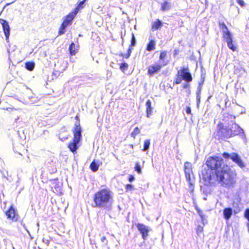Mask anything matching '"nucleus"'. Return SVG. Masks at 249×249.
<instances>
[{"label": "nucleus", "instance_id": "864d4df0", "mask_svg": "<svg viewBox=\"0 0 249 249\" xmlns=\"http://www.w3.org/2000/svg\"><path fill=\"white\" fill-rule=\"evenodd\" d=\"M130 54H128V53H126V54L125 55V57L126 58H128L130 56Z\"/></svg>", "mask_w": 249, "mask_h": 249}, {"label": "nucleus", "instance_id": "58836bf2", "mask_svg": "<svg viewBox=\"0 0 249 249\" xmlns=\"http://www.w3.org/2000/svg\"><path fill=\"white\" fill-rule=\"evenodd\" d=\"M245 216L249 221V209H247L245 212Z\"/></svg>", "mask_w": 249, "mask_h": 249}, {"label": "nucleus", "instance_id": "6ab92c4d", "mask_svg": "<svg viewBox=\"0 0 249 249\" xmlns=\"http://www.w3.org/2000/svg\"><path fill=\"white\" fill-rule=\"evenodd\" d=\"M162 22L159 19H157V20L153 22L152 24V30L153 31L157 30L162 26Z\"/></svg>", "mask_w": 249, "mask_h": 249}, {"label": "nucleus", "instance_id": "423d86ee", "mask_svg": "<svg viewBox=\"0 0 249 249\" xmlns=\"http://www.w3.org/2000/svg\"><path fill=\"white\" fill-rule=\"evenodd\" d=\"M166 65V64L164 62H163V63H160L159 62H155L153 64L149 66L148 69V73L149 75L152 76L155 73L159 72L163 67Z\"/></svg>", "mask_w": 249, "mask_h": 249}, {"label": "nucleus", "instance_id": "5fc2aeb1", "mask_svg": "<svg viewBox=\"0 0 249 249\" xmlns=\"http://www.w3.org/2000/svg\"><path fill=\"white\" fill-rule=\"evenodd\" d=\"M7 110L9 111H11V110H15V109H13V108H7L6 109Z\"/></svg>", "mask_w": 249, "mask_h": 249}, {"label": "nucleus", "instance_id": "b1692460", "mask_svg": "<svg viewBox=\"0 0 249 249\" xmlns=\"http://www.w3.org/2000/svg\"><path fill=\"white\" fill-rule=\"evenodd\" d=\"M75 47V44L73 42L71 43V44L70 45V46L69 47V51H70V53L71 55H74L76 53Z\"/></svg>", "mask_w": 249, "mask_h": 249}, {"label": "nucleus", "instance_id": "49530a36", "mask_svg": "<svg viewBox=\"0 0 249 249\" xmlns=\"http://www.w3.org/2000/svg\"><path fill=\"white\" fill-rule=\"evenodd\" d=\"M186 112L187 114H190L191 112V109L190 107H188L186 108Z\"/></svg>", "mask_w": 249, "mask_h": 249}, {"label": "nucleus", "instance_id": "c85d7f7f", "mask_svg": "<svg viewBox=\"0 0 249 249\" xmlns=\"http://www.w3.org/2000/svg\"><path fill=\"white\" fill-rule=\"evenodd\" d=\"M132 37L131 39V47H134L136 45V40L134 36V34L132 33L131 34Z\"/></svg>", "mask_w": 249, "mask_h": 249}, {"label": "nucleus", "instance_id": "39448f33", "mask_svg": "<svg viewBox=\"0 0 249 249\" xmlns=\"http://www.w3.org/2000/svg\"><path fill=\"white\" fill-rule=\"evenodd\" d=\"M216 136L221 139L229 138L231 137V129L224 126L222 124H218Z\"/></svg>", "mask_w": 249, "mask_h": 249}, {"label": "nucleus", "instance_id": "a18cd8bd", "mask_svg": "<svg viewBox=\"0 0 249 249\" xmlns=\"http://www.w3.org/2000/svg\"><path fill=\"white\" fill-rule=\"evenodd\" d=\"M134 179H135V178L133 176H132V175L129 176L128 180L130 182L133 181L134 180Z\"/></svg>", "mask_w": 249, "mask_h": 249}, {"label": "nucleus", "instance_id": "473e14b6", "mask_svg": "<svg viewBox=\"0 0 249 249\" xmlns=\"http://www.w3.org/2000/svg\"><path fill=\"white\" fill-rule=\"evenodd\" d=\"M222 32L223 33V37L231 34V32L228 30V28L222 30Z\"/></svg>", "mask_w": 249, "mask_h": 249}, {"label": "nucleus", "instance_id": "e433bc0d", "mask_svg": "<svg viewBox=\"0 0 249 249\" xmlns=\"http://www.w3.org/2000/svg\"><path fill=\"white\" fill-rule=\"evenodd\" d=\"M203 227L200 225L198 226L196 229V232L197 234H199V233H201L203 231Z\"/></svg>", "mask_w": 249, "mask_h": 249}, {"label": "nucleus", "instance_id": "393cba45", "mask_svg": "<svg viewBox=\"0 0 249 249\" xmlns=\"http://www.w3.org/2000/svg\"><path fill=\"white\" fill-rule=\"evenodd\" d=\"M150 142L149 140H145L144 142V145H143V151H145L147 150L150 146Z\"/></svg>", "mask_w": 249, "mask_h": 249}, {"label": "nucleus", "instance_id": "3c124183", "mask_svg": "<svg viewBox=\"0 0 249 249\" xmlns=\"http://www.w3.org/2000/svg\"><path fill=\"white\" fill-rule=\"evenodd\" d=\"M201 83L199 84V86H198V87L197 88V90H199V91H201V90L202 87H201Z\"/></svg>", "mask_w": 249, "mask_h": 249}, {"label": "nucleus", "instance_id": "4d7b16f0", "mask_svg": "<svg viewBox=\"0 0 249 249\" xmlns=\"http://www.w3.org/2000/svg\"><path fill=\"white\" fill-rule=\"evenodd\" d=\"M48 242V240H47V241H45V243L47 244Z\"/></svg>", "mask_w": 249, "mask_h": 249}, {"label": "nucleus", "instance_id": "ddd939ff", "mask_svg": "<svg viewBox=\"0 0 249 249\" xmlns=\"http://www.w3.org/2000/svg\"><path fill=\"white\" fill-rule=\"evenodd\" d=\"M0 22L2 24L3 32L6 36V40L7 41L10 36V29L7 21L4 19H0Z\"/></svg>", "mask_w": 249, "mask_h": 249}, {"label": "nucleus", "instance_id": "7c9ffc66", "mask_svg": "<svg viewBox=\"0 0 249 249\" xmlns=\"http://www.w3.org/2000/svg\"><path fill=\"white\" fill-rule=\"evenodd\" d=\"M219 26L220 29L221 31L228 28L227 26H226V25L223 22L219 21Z\"/></svg>", "mask_w": 249, "mask_h": 249}, {"label": "nucleus", "instance_id": "a878e982", "mask_svg": "<svg viewBox=\"0 0 249 249\" xmlns=\"http://www.w3.org/2000/svg\"><path fill=\"white\" fill-rule=\"evenodd\" d=\"M223 37L225 40L227 44L233 42L232 34L226 36H224Z\"/></svg>", "mask_w": 249, "mask_h": 249}, {"label": "nucleus", "instance_id": "79ce46f5", "mask_svg": "<svg viewBox=\"0 0 249 249\" xmlns=\"http://www.w3.org/2000/svg\"><path fill=\"white\" fill-rule=\"evenodd\" d=\"M197 213L199 216H200L201 220L202 221H204V215H203L202 212L200 210H198Z\"/></svg>", "mask_w": 249, "mask_h": 249}, {"label": "nucleus", "instance_id": "a19ab883", "mask_svg": "<svg viewBox=\"0 0 249 249\" xmlns=\"http://www.w3.org/2000/svg\"><path fill=\"white\" fill-rule=\"evenodd\" d=\"M101 240L102 243H104L105 245H107V241L105 236L102 237Z\"/></svg>", "mask_w": 249, "mask_h": 249}, {"label": "nucleus", "instance_id": "c03bdc74", "mask_svg": "<svg viewBox=\"0 0 249 249\" xmlns=\"http://www.w3.org/2000/svg\"><path fill=\"white\" fill-rule=\"evenodd\" d=\"M189 83L186 82L185 84H184L182 86L183 89H187L189 87Z\"/></svg>", "mask_w": 249, "mask_h": 249}, {"label": "nucleus", "instance_id": "603ef678", "mask_svg": "<svg viewBox=\"0 0 249 249\" xmlns=\"http://www.w3.org/2000/svg\"><path fill=\"white\" fill-rule=\"evenodd\" d=\"M201 94V91L197 90L196 91V96L200 95Z\"/></svg>", "mask_w": 249, "mask_h": 249}, {"label": "nucleus", "instance_id": "9b49d317", "mask_svg": "<svg viewBox=\"0 0 249 249\" xmlns=\"http://www.w3.org/2000/svg\"><path fill=\"white\" fill-rule=\"evenodd\" d=\"M5 213L8 219H11L13 221L18 220V214L16 213V210L12 206Z\"/></svg>", "mask_w": 249, "mask_h": 249}, {"label": "nucleus", "instance_id": "a211bd4d", "mask_svg": "<svg viewBox=\"0 0 249 249\" xmlns=\"http://www.w3.org/2000/svg\"><path fill=\"white\" fill-rule=\"evenodd\" d=\"M79 142V141H75L73 139V141L69 143L68 147L71 152H74L76 151L78 149V144Z\"/></svg>", "mask_w": 249, "mask_h": 249}, {"label": "nucleus", "instance_id": "aec40b11", "mask_svg": "<svg viewBox=\"0 0 249 249\" xmlns=\"http://www.w3.org/2000/svg\"><path fill=\"white\" fill-rule=\"evenodd\" d=\"M167 55V52L166 51H162L160 53V55L159 57L160 61L159 62L160 63H163V62H164L166 64V65L168 63V61H165L164 60V58Z\"/></svg>", "mask_w": 249, "mask_h": 249}, {"label": "nucleus", "instance_id": "cd10ccee", "mask_svg": "<svg viewBox=\"0 0 249 249\" xmlns=\"http://www.w3.org/2000/svg\"><path fill=\"white\" fill-rule=\"evenodd\" d=\"M135 170L137 172L138 174H141L142 173V170H141V167L140 165V164L139 162H137L136 163V165L135 166Z\"/></svg>", "mask_w": 249, "mask_h": 249}, {"label": "nucleus", "instance_id": "72a5a7b5", "mask_svg": "<svg viewBox=\"0 0 249 249\" xmlns=\"http://www.w3.org/2000/svg\"><path fill=\"white\" fill-rule=\"evenodd\" d=\"M80 0L81 1H80L78 6L75 9V11L78 10L79 8H83V4L85 3V1H86V0ZM75 12H77V11H75Z\"/></svg>", "mask_w": 249, "mask_h": 249}, {"label": "nucleus", "instance_id": "4468645a", "mask_svg": "<svg viewBox=\"0 0 249 249\" xmlns=\"http://www.w3.org/2000/svg\"><path fill=\"white\" fill-rule=\"evenodd\" d=\"M231 160L241 168H244L245 167L244 163L243 162L240 157L237 153H231Z\"/></svg>", "mask_w": 249, "mask_h": 249}, {"label": "nucleus", "instance_id": "c9c22d12", "mask_svg": "<svg viewBox=\"0 0 249 249\" xmlns=\"http://www.w3.org/2000/svg\"><path fill=\"white\" fill-rule=\"evenodd\" d=\"M223 157L225 159H231V154H230L228 153L224 152L223 154Z\"/></svg>", "mask_w": 249, "mask_h": 249}, {"label": "nucleus", "instance_id": "09e8293b", "mask_svg": "<svg viewBox=\"0 0 249 249\" xmlns=\"http://www.w3.org/2000/svg\"><path fill=\"white\" fill-rule=\"evenodd\" d=\"M132 49L130 48V47L128 48V50H127V53H128V54H131V53L132 52Z\"/></svg>", "mask_w": 249, "mask_h": 249}, {"label": "nucleus", "instance_id": "1a4fd4ad", "mask_svg": "<svg viewBox=\"0 0 249 249\" xmlns=\"http://www.w3.org/2000/svg\"><path fill=\"white\" fill-rule=\"evenodd\" d=\"M72 131L74 135L73 139L74 141L80 142L82 137V130L79 122H76Z\"/></svg>", "mask_w": 249, "mask_h": 249}, {"label": "nucleus", "instance_id": "9d476101", "mask_svg": "<svg viewBox=\"0 0 249 249\" xmlns=\"http://www.w3.org/2000/svg\"><path fill=\"white\" fill-rule=\"evenodd\" d=\"M230 129L231 131V137L240 135L242 138H245L246 136L243 129L236 123H234Z\"/></svg>", "mask_w": 249, "mask_h": 249}, {"label": "nucleus", "instance_id": "bb28decb", "mask_svg": "<svg viewBox=\"0 0 249 249\" xmlns=\"http://www.w3.org/2000/svg\"><path fill=\"white\" fill-rule=\"evenodd\" d=\"M140 131L138 127H136L134 128L133 132L131 133V136L134 138H135L136 136L140 133Z\"/></svg>", "mask_w": 249, "mask_h": 249}, {"label": "nucleus", "instance_id": "20e7f679", "mask_svg": "<svg viewBox=\"0 0 249 249\" xmlns=\"http://www.w3.org/2000/svg\"><path fill=\"white\" fill-rule=\"evenodd\" d=\"M184 170L187 181L189 184V190L190 192L194 190V184L195 183L194 176L192 172V164L191 162L186 161L184 163Z\"/></svg>", "mask_w": 249, "mask_h": 249}, {"label": "nucleus", "instance_id": "412c9836", "mask_svg": "<svg viewBox=\"0 0 249 249\" xmlns=\"http://www.w3.org/2000/svg\"><path fill=\"white\" fill-rule=\"evenodd\" d=\"M155 49V42L154 40H151L149 41L147 44L146 50L147 51L150 52Z\"/></svg>", "mask_w": 249, "mask_h": 249}, {"label": "nucleus", "instance_id": "6e6552de", "mask_svg": "<svg viewBox=\"0 0 249 249\" xmlns=\"http://www.w3.org/2000/svg\"><path fill=\"white\" fill-rule=\"evenodd\" d=\"M138 231L142 234V238L144 240L147 239L148 236V232L151 230L150 228L143 224L138 223L137 225Z\"/></svg>", "mask_w": 249, "mask_h": 249}, {"label": "nucleus", "instance_id": "4c0bfd02", "mask_svg": "<svg viewBox=\"0 0 249 249\" xmlns=\"http://www.w3.org/2000/svg\"><path fill=\"white\" fill-rule=\"evenodd\" d=\"M128 67V65L126 63H122L120 66V69L122 70H124L127 69Z\"/></svg>", "mask_w": 249, "mask_h": 249}, {"label": "nucleus", "instance_id": "f8f14e48", "mask_svg": "<svg viewBox=\"0 0 249 249\" xmlns=\"http://www.w3.org/2000/svg\"><path fill=\"white\" fill-rule=\"evenodd\" d=\"M77 13V12L70 13L66 16L61 25L64 26L66 28H67V27L69 25H71V24L72 20L73 19Z\"/></svg>", "mask_w": 249, "mask_h": 249}, {"label": "nucleus", "instance_id": "0eeeda50", "mask_svg": "<svg viewBox=\"0 0 249 249\" xmlns=\"http://www.w3.org/2000/svg\"><path fill=\"white\" fill-rule=\"evenodd\" d=\"M178 75H179L182 80L187 83H190L193 80L191 73L189 72L188 68H182L178 71Z\"/></svg>", "mask_w": 249, "mask_h": 249}, {"label": "nucleus", "instance_id": "ea45409f", "mask_svg": "<svg viewBox=\"0 0 249 249\" xmlns=\"http://www.w3.org/2000/svg\"><path fill=\"white\" fill-rule=\"evenodd\" d=\"M236 2L241 6L243 7L245 6V2L243 0H236Z\"/></svg>", "mask_w": 249, "mask_h": 249}, {"label": "nucleus", "instance_id": "4be33fe9", "mask_svg": "<svg viewBox=\"0 0 249 249\" xmlns=\"http://www.w3.org/2000/svg\"><path fill=\"white\" fill-rule=\"evenodd\" d=\"M99 165L93 160L90 165V169L93 172H96L99 168Z\"/></svg>", "mask_w": 249, "mask_h": 249}, {"label": "nucleus", "instance_id": "de8ad7c7", "mask_svg": "<svg viewBox=\"0 0 249 249\" xmlns=\"http://www.w3.org/2000/svg\"><path fill=\"white\" fill-rule=\"evenodd\" d=\"M132 185L131 184H127L126 186V188L127 190H131L132 188Z\"/></svg>", "mask_w": 249, "mask_h": 249}, {"label": "nucleus", "instance_id": "f3484780", "mask_svg": "<svg viewBox=\"0 0 249 249\" xmlns=\"http://www.w3.org/2000/svg\"><path fill=\"white\" fill-rule=\"evenodd\" d=\"M145 105L146 107V116L149 118L152 113L153 108L151 106V101L150 100H148L146 102Z\"/></svg>", "mask_w": 249, "mask_h": 249}, {"label": "nucleus", "instance_id": "5701e85b", "mask_svg": "<svg viewBox=\"0 0 249 249\" xmlns=\"http://www.w3.org/2000/svg\"><path fill=\"white\" fill-rule=\"evenodd\" d=\"M35 66V64L33 62H27L25 63V68L29 71H33Z\"/></svg>", "mask_w": 249, "mask_h": 249}, {"label": "nucleus", "instance_id": "37998d69", "mask_svg": "<svg viewBox=\"0 0 249 249\" xmlns=\"http://www.w3.org/2000/svg\"><path fill=\"white\" fill-rule=\"evenodd\" d=\"M200 98H201L200 95L196 96V101H197V107L199 106V104L200 102Z\"/></svg>", "mask_w": 249, "mask_h": 249}, {"label": "nucleus", "instance_id": "2eb2a0df", "mask_svg": "<svg viewBox=\"0 0 249 249\" xmlns=\"http://www.w3.org/2000/svg\"><path fill=\"white\" fill-rule=\"evenodd\" d=\"M160 10L162 12L168 11L172 7V3L167 0H164L162 2H161L160 3Z\"/></svg>", "mask_w": 249, "mask_h": 249}, {"label": "nucleus", "instance_id": "7ed1b4c3", "mask_svg": "<svg viewBox=\"0 0 249 249\" xmlns=\"http://www.w3.org/2000/svg\"><path fill=\"white\" fill-rule=\"evenodd\" d=\"M206 164L211 171L213 174L216 173L217 171H220L223 168V165H225L223 163V160L221 158L218 157H210L206 160Z\"/></svg>", "mask_w": 249, "mask_h": 249}, {"label": "nucleus", "instance_id": "6e6d98bb", "mask_svg": "<svg viewBox=\"0 0 249 249\" xmlns=\"http://www.w3.org/2000/svg\"><path fill=\"white\" fill-rule=\"evenodd\" d=\"M122 1H124L125 2H126L127 1H128L129 0H122Z\"/></svg>", "mask_w": 249, "mask_h": 249}, {"label": "nucleus", "instance_id": "dca6fc26", "mask_svg": "<svg viewBox=\"0 0 249 249\" xmlns=\"http://www.w3.org/2000/svg\"><path fill=\"white\" fill-rule=\"evenodd\" d=\"M232 209L231 208H226L223 210V216L225 219L229 220L232 215Z\"/></svg>", "mask_w": 249, "mask_h": 249}, {"label": "nucleus", "instance_id": "f257e3e1", "mask_svg": "<svg viewBox=\"0 0 249 249\" xmlns=\"http://www.w3.org/2000/svg\"><path fill=\"white\" fill-rule=\"evenodd\" d=\"M211 171L204 169L202 171V178L205 185H210L219 183L224 187L230 188L236 182V174L227 165H223L220 171L212 175Z\"/></svg>", "mask_w": 249, "mask_h": 249}, {"label": "nucleus", "instance_id": "8fccbe9b", "mask_svg": "<svg viewBox=\"0 0 249 249\" xmlns=\"http://www.w3.org/2000/svg\"><path fill=\"white\" fill-rule=\"evenodd\" d=\"M59 139H60V140H61L62 141H64L65 140H66V139H68V137H63V138H61V136H59Z\"/></svg>", "mask_w": 249, "mask_h": 249}, {"label": "nucleus", "instance_id": "c756f323", "mask_svg": "<svg viewBox=\"0 0 249 249\" xmlns=\"http://www.w3.org/2000/svg\"><path fill=\"white\" fill-rule=\"evenodd\" d=\"M66 28L65 27H64V26H63L61 25V27L59 28V32H58L59 35H61L64 34L65 32Z\"/></svg>", "mask_w": 249, "mask_h": 249}, {"label": "nucleus", "instance_id": "f704fd0d", "mask_svg": "<svg viewBox=\"0 0 249 249\" xmlns=\"http://www.w3.org/2000/svg\"><path fill=\"white\" fill-rule=\"evenodd\" d=\"M182 80H183L182 79H181V77L179 75H178V73H177V78L175 81V84H179L181 82Z\"/></svg>", "mask_w": 249, "mask_h": 249}, {"label": "nucleus", "instance_id": "2f4dec72", "mask_svg": "<svg viewBox=\"0 0 249 249\" xmlns=\"http://www.w3.org/2000/svg\"><path fill=\"white\" fill-rule=\"evenodd\" d=\"M228 47L232 51H235L236 50V47L233 45V42H230L227 44Z\"/></svg>", "mask_w": 249, "mask_h": 249}, {"label": "nucleus", "instance_id": "13d9d810", "mask_svg": "<svg viewBox=\"0 0 249 249\" xmlns=\"http://www.w3.org/2000/svg\"><path fill=\"white\" fill-rule=\"evenodd\" d=\"M48 242V240H47V241H45V243L47 244Z\"/></svg>", "mask_w": 249, "mask_h": 249}, {"label": "nucleus", "instance_id": "f03ea898", "mask_svg": "<svg viewBox=\"0 0 249 249\" xmlns=\"http://www.w3.org/2000/svg\"><path fill=\"white\" fill-rule=\"evenodd\" d=\"M113 203V192L108 188H103L94 194L92 207L109 212L112 209Z\"/></svg>", "mask_w": 249, "mask_h": 249}]
</instances>
